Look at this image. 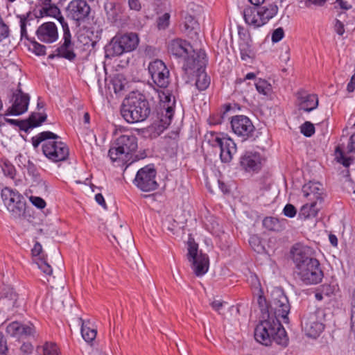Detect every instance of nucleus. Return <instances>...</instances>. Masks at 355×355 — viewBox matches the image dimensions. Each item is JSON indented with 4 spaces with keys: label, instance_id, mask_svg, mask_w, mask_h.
<instances>
[{
    "label": "nucleus",
    "instance_id": "nucleus-1",
    "mask_svg": "<svg viewBox=\"0 0 355 355\" xmlns=\"http://www.w3.org/2000/svg\"><path fill=\"white\" fill-rule=\"evenodd\" d=\"M304 247H293L291 250L295 264V272L305 284H317L324 276L319 261L307 253Z\"/></svg>",
    "mask_w": 355,
    "mask_h": 355
},
{
    "label": "nucleus",
    "instance_id": "nucleus-26",
    "mask_svg": "<svg viewBox=\"0 0 355 355\" xmlns=\"http://www.w3.org/2000/svg\"><path fill=\"white\" fill-rule=\"evenodd\" d=\"M244 20L249 26L257 28L263 26L258 7L248 6L243 11Z\"/></svg>",
    "mask_w": 355,
    "mask_h": 355
},
{
    "label": "nucleus",
    "instance_id": "nucleus-37",
    "mask_svg": "<svg viewBox=\"0 0 355 355\" xmlns=\"http://www.w3.org/2000/svg\"><path fill=\"white\" fill-rule=\"evenodd\" d=\"M255 87L259 94L268 95L272 89L271 85L266 80L259 78L255 82Z\"/></svg>",
    "mask_w": 355,
    "mask_h": 355
},
{
    "label": "nucleus",
    "instance_id": "nucleus-63",
    "mask_svg": "<svg viewBox=\"0 0 355 355\" xmlns=\"http://www.w3.org/2000/svg\"><path fill=\"white\" fill-rule=\"evenodd\" d=\"M355 89V75L351 78L349 83L347 84V90L348 92H353Z\"/></svg>",
    "mask_w": 355,
    "mask_h": 355
},
{
    "label": "nucleus",
    "instance_id": "nucleus-48",
    "mask_svg": "<svg viewBox=\"0 0 355 355\" xmlns=\"http://www.w3.org/2000/svg\"><path fill=\"white\" fill-rule=\"evenodd\" d=\"M283 214L287 217L293 218L297 214V209L294 205L287 204L283 209Z\"/></svg>",
    "mask_w": 355,
    "mask_h": 355
},
{
    "label": "nucleus",
    "instance_id": "nucleus-14",
    "mask_svg": "<svg viewBox=\"0 0 355 355\" xmlns=\"http://www.w3.org/2000/svg\"><path fill=\"white\" fill-rule=\"evenodd\" d=\"M213 146L220 148V157L224 163L230 162L237 150L234 140L223 134H213Z\"/></svg>",
    "mask_w": 355,
    "mask_h": 355
},
{
    "label": "nucleus",
    "instance_id": "nucleus-9",
    "mask_svg": "<svg viewBox=\"0 0 355 355\" xmlns=\"http://www.w3.org/2000/svg\"><path fill=\"white\" fill-rule=\"evenodd\" d=\"M157 171L153 165H146L140 168L134 179L135 185L144 192L156 190L159 184L156 181Z\"/></svg>",
    "mask_w": 355,
    "mask_h": 355
},
{
    "label": "nucleus",
    "instance_id": "nucleus-15",
    "mask_svg": "<svg viewBox=\"0 0 355 355\" xmlns=\"http://www.w3.org/2000/svg\"><path fill=\"white\" fill-rule=\"evenodd\" d=\"M148 71L154 83L160 88H166L170 82L169 70L161 60L151 62Z\"/></svg>",
    "mask_w": 355,
    "mask_h": 355
},
{
    "label": "nucleus",
    "instance_id": "nucleus-18",
    "mask_svg": "<svg viewBox=\"0 0 355 355\" xmlns=\"http://www.w3.org/2000/svg\"><path fill=\"white\" fill-rule=\"evenodd\" d=\"M304 197L309 202H315L321 205L323 202V188L319 182H309L305 184L302 189Z\"/></svg>",
    "mask_w": 355,
    "mask_h": 355
},
{
    "label": "nucleus",
    "instance_id": "nucleus-46",
    "mask_svg": "<svg viewBox=\"0 0 355 355\" xmlns=\"http://www.w3.org/2000/svg\"><path fill=\"white\" fill-rule=\"evenodd\" d=\"M170 15L164 13L162 16L159 17L157 20V26L159 29H165L169 24Z\"/></svg>",
    "mask_w": 355,
    "mask_h": 355
},
{
    "label": "nucleus",
    "instance_id": "nucleus-31",
    "mask_svg": "<svg viewBox=\"0 0 355 355\" xmlns=\"http://www.w3.org/2000/svg\"><path fill=\"white\" fill-rule=\"evenodd\" d=\"M60 138V137L58 135H56L52 132L44 131V132L39 133L36 136L33 137L31 140H32V144H33L34 148L35 149L39 146V145L42 142L44 143L46 141H48L49 139H59Z\"/></svg>",
    "mask_w": 355,
    "mask_h": 355
},
{
    "label": "nucleus",
    "instance_id": "nucleus-25",
    "mask_svg": "<svg viewBox=\"0 0 355 355\" xmlns=\"http://www.w3.org/2000/svg\"><path fill=\"white\" fill-rule=\"evenodd\" d=\"M297 97L300 102V109L305 112H309L318 105V99L315 94H310L304 90H301L297 93Z\"/></svg>",
    "mask_w": 355,
    "mask_h": 355
},
{
    "label": "nucleus",
    "instance_id": "nucleus-38",
    "mask_svg": "<svg viewBox=\"0 0 355 355\" xmlns=\"http://www.w3.org/2000/svg\"><path fill=\"white\" fill-rule=\"evenodd\" d=\"M1 167L3 174L6 176H8L12 179L15 178L16 174L15 168L10 162L7 159L2 160L1 163Z\"/></svg>",
    "mask_w": 355,
    "mask_h": 355
},
{
    "label": "nucleus",
    "instance_id": "nucleus-53",
    "mask_svg": "<svg viewBox=\"0 0 355 355\" xmlns=\"http://www.w3.org/2000/svg\"><path fill=\"white\" fill-rule=\"evenodd\" d=\"M240 53L241 58L243 60H246L248 58L250 57V50L249 49L247 44H243L240 45Z\"/></svg>",
    "mask_w": 355,
    "mask_h": 355
},
{
    "label": "nucleus",
    "instance_id": "nucleus-59",
    "mask_svg": "<svg viewBox=\"0 0 355 355\" xmlns=\"http://www.w3.org/2000/svg\"><path fill=\"white\" fill-rule=\"evenodd\" d=\"M128 4L132 10H140L141 6L139 0H128Z\"/></svg>",
    "mask_w": 355,
    "mask_h": 355
},
{
    "label": "nucleus",
    "instance_id": "nucleus-30",
    "mask_svg": "<svg viewBox=\"0 0 355 355\" xmlns=\"http://www.w3.org/2000/svg\"><path fill=\"white\" fill-rule=\"evenodd\" d=\"M46 118L47 116L45 114L33 112L26 120H24V122L26 123L25 125L26 132H27L29 129L41 125Z\"/></svg>",
    "mask_w": 355,
    "mask_h": 355
},
{
    "label": "nucleus",
    "instance_id": "nucleus-62",
    "mask_svg": "<svg viewBox=\"0 0 355 355\" xmlns=\"http://www.w3.org/2000/svg\"><path fill=\"white\" fill-rule=\"evenodd\" d=\"M327 0H306V4L309 6L314 5L316 6H322L326 3Z\"/></svg>",
    "mask_w": 355,
    "mask_h": 355
},
{
    "label": "nucleus",
    "instance_id": "nucleus-41",
    "mask_svg": "<svg viewBox=\"0 0 355 355\" xmlns=\"http://www.w3.org/2000/svg\"><path fill=\"white\" fill-rule=\"evenodd\" d=\"M336 159L338 162L342 164L344 166L348 167L352 162V159L349 157H347L340 146H337L336 148Z\"/></svg>",
    "mask_w": 355,
    "mask_h": 355
},
{
    "label": "nucleus",
    "instance_id": "nucleus-27",
    "mask_svg": "<svg viewBox=\"0 0 355 355\" xmlns=\"http://www.w3.org/2000/svg\"><path fill=\"white\" fill-rule=\"evenodd\" d=\"M41 7L38 9L40 17L44 16L52 17L58 19L61 16L60 9L55 5L51 3V0H40Z\"/></svg>",
    "mask_w": 355,
    "mask_h": 355
},
{
    "label": "nucleus",
    "instance_id": "nucleus-39",
    "mask_svg": "<svg viewBox=\"0 0 355 355\" xmlns=\"http://www.w3.org/2000/svg\"><path fill=\"white\" fill-rule=\"evenodd\" d=\"M46 256L42 255L40 259L36 261L37 267L46 275H51L52 274L53 270L51 266L46 261Z\"/></svg>",
    "mask_w": 355,
    "mask_h": 355
},
{
    "label": "nucleus",
    "instance_id": "nucleus-5",
    "mask_svg": "<svg viewBox=\"0 0 355 355\" xmlns=\"http://www.w3.org/2000/svg\"><path fill=\"white\" fill-rule=\"evenodd\" d=\"M139 38L136 33L117 34L105 47L106 57L120 56L125 53L131 52L137 49Z\"/></svg>",
    "mask_w": 355,
    "mask_h": 355
},
{
    "label": "nucleus",
    "instance_id": "nucleus-58",
    "mask_svg": "<svg viewBox=\"0 0 355 355\" xmlns=\"http://www.w3.org/2000/svg\"><path fill=\"white\" fill-rule=\"evenodd\" d=\"M335 31L339 35H343L345 33L344 24L338 19H336L335 24Z\"/></svg>",
    "mask_w": 355,
    "mask_h": 355
},
{
    "label": "nucleus",
    "instance_id": "nucleus-28",
    "mask_svg": "<svg viewBox=\"0 0 355 355\" xmlns=\"http://www.w3.org/2000/svg\"><path fill=\"white\" fill-rule=\"evenodd\" d=\"M258 9L263 26L267 24L270 19L273 18L278 12V7L275 3H268L262 6H260L258 7Z\"/></svg>",
    "mask_w": 355,
    "mask_h": 355
},
{
    "label": "nucleus",
    "instance_id": "nucleus-20",
    "mask_svg": "<svg viewBox=\"0 0 355 355\" xmlns=\"http://www.w3.org/2000/svg\"><path fill=\"white\" fill-rule=\"evenodd\" d=\"M74 49L75 44L71 40V36L62 37L60 45L55 50V52H57L58 58L73 62L77 57Z\"/></svg>",
    "mask_w": 355,
    "mask_h": 355
},
{
    "label": "nucleus",
    "instance_id": "nucleus-24",
    "mask_svg": "<svg viewBox=\"0 0 355 355\" xmlns=\"http://www.w3.org/2000/svg\"><path fill=\"white\" fill-rule=\"evenodd\" d=\"M18 307V295L13 290H9L5 295L0 297V310L3 312L15 313Z\"/></svg>",
    "mask_w": 355,
    "mask_h": 355
},
{
    "label": "nucleus",
    "instance_id": "nucleus-22",
    "mask_svg": "<svg viewBox=\"0 0 355 355\" xmlns=\"http://www.w3.org/2000/svg\"><path fill=\"white\" fill-rule=\"evenodd\" d=\"M261 156L258 153L246 152L240 158V166L247 172H256L261 169Z\"/></svg>",
    "mask_w": 355,
    "mask_h": 355
},
{
    "label": "nucleus",
    "instance_id": "nucleus-45",
    "mask_svg": "<svg viewBox=\"0 0 355 355\" xmlns=\"http://www.w3.org/2000/svg\"><path fill=\"white\" fill-rule=\"evenodd\" d=\"M44 355H58V347L55 344L46 343L43 349Z\"/></svg>",
    "mask_w": 355,
    "mask_h": 355
},
{
    "label": "nucleus",
    "instance_id": "nucleus-51",
    "mask_svg": "<svg viewBox=\"0 0 355 355\" xmlns=\"http://www.w3.org/2000/svg\"><path fill=\"white\" fill-rule=\"evenodd\" d=\"M284 36V29L281 27L275 29L272 34V42H279Z\"/></svg>",
    "mask_w": 355,
    "mask_h": 355
},
{
    "label": "nucleus",
    "instance_id": "nucleus-29",
    "mask_svg": "<svg viewBox=\"0 0 355 355\" xmlns=\"http://www.w3.org/2000/svg\"><path fill=\"white\" fill-rule=\"evenodd\" d=\"M321 209V205L316 204L315 202L307 201L300 209L299 216L300 218L307 219L314 218L318 215Z\"/></svg>",
    "mask_w": 355,
    "mask_h": 355
},
{
    "label": "nucleus",
    "instance_id": "nucleus-54",
    "mask_svg": "<svg viewBox=\"0 0 355 355\" xmlns=\"http://www.w3.org/2000/svg\"><path fill=\"white\" fill-rule=\"evenodd\" d=\"M32 254L33 257H38V259H40L42 255H45L42 250V246L40 243L36 242L34 245L32 249Z\"/></svg>",
    "mask_w": 355,
    "mask_h": 355
},
{
    "label": "nucleus",
    "instance_id": "nucleus-34",
    "mask_svg": "<svg viewBox=\"0 0 355 355\" xmlns=\"http://www.w3.org/2000/svg\"><path fill=\"white\" fill-rule=\"evenodd\" d=\"M22 325L17 321L10 323L6 327V332L12 337H22Z\"/></svg>",
    "mask_w": 355,
    "mask_h": 355
},
{
    "label": "nucleus",
    "instance_id": "nucleus-11",
    "mask_svg": "<svg viewBox=\"0 0 355 355\" xmlns=\"http://www.w3.org/2000/svg\"><path fill=\"white\" fill-rule=\"evenodd\" d=\"M43 154L51 162L66 161L69 156L68 146L58 139H49L42 144Z\"/></svg>",
    "mask_w": 355,
    "mask_h": 355
},
{
    "label": "nucleus",
    "instance_id": "nucleus-3",
    "mask_svg": "<svg viewBox=\"0 0 355 355\" xmlns=\"http://www.w3.org/2000/svg\"><path fill=\"white\" fill-rule=\"evenodd\" d=\"M255 340L266 346L272 341L283 347L288 344V337L281 322L273 317L263 318L255 327Z\"/></svg>",
    "mask_w": 355,
    "mask_h": 355
},
{
    "label": "nucleus",
    "instance_id": "nucleus-50",
    "mask_svg": "<svg viewBox=\"0 0 355 355\" xmlns=\"http://www.w3.org/2000/svg\"><path fill=\"white\" fill-rule=\"evenodd\" d=\"M320 291L323 293L324 295L330 297L331 295L334 294L335 291V287L334 286H331L330 284H322L320 288Z\"/></svg>",
    "mask_w": 355,
    "mask_h": 355
},
{
    "label": "nucleus",
    "instance_id": "nucleus-56",
    "mask_svg": "<svg viewBox=\"0 0 355 355\" xmlns=\"http://www.w3.org/2000/svg\"><path fill=\"white\" fill-rule=\"evenodd\" d=\"M22 336H28L33 335L35 333V329L34 327L32 324L27 325V324H23L22 325Z\"/></svg>",
    "mask_w": 355,
    "mask_h": 355
},
{
    "label": "nucleus",
    "instance_id": "nucleus-13",
    "mask_svg": "<svg viewBox=\"0 0 355 355\" xmlns=\"http://www.w3.org/2000/svg\"><path fill=\"white\" fill-rule=\"evenodd\" d=\"M67 17L73 20L77 27L89 19L91 8L85 0H72L67 6Z\"/></svg>",
    "mask_w": 355,
    "mask_h": 355
},
{
    "label": "nucleus",
    "instance_id": "nucleus-42",
    "mask_svg": "<svg viewBox=\"0 0 355 355\" xmlns=\"http://www.w3.org/2000/svg\"><path fill=\"white\" fill-rule=\"evenodd\" d=\"M164 227L172 234H175L178 230V223L174 219L169 218L164 223Z\"/></svg>",
    "mask_w": 355,
    "mask_h": 355
},
{
    "label": "nucleus",
    "instance_id": "nucleus-47",
    "mask_svg": "<svg viewBox=\"0 0 355 355\" xmlns=\"http://www.w3.org/2000/svg\"><path fill=\"white\" fill-rule=\"evenodd\" d=\"M57 19L60 22V24H61V26L62 28V31H63V36L62 37L71 36L69 25H68L67 22L66 21L64 17L62 15H61V16L58 17Z\"/></svg>",
    "mask_w": 355,
    "mask_h": 355
},
{
    "label": "nucleus",
    "instance_id": "nucleus-60",
    "mask_svg": "<svg viewBox=\"0 0 355 355\" xmlns=\"http://www.w3.org/2000/svg\"><path fill=\"white\" fill-rule=\"evenodd\" d=\"M347 150L350 153H355V132L349 138Z\"/></svg>",
    "mask_w": 355,
    "mask_h": 355
},
{
    "label": "nucleus",
    "instance_id": "nucleus-36",
    "mask_svg": "<svg viewBox=\"0 0 355 355\" xmlns=\"http://www.w3.org/2000/svg\"><path fill=\"white\" fill-rule=\"evenodd\" d=\"M257 303L262 313V318H265L271 317V312H270V303L268 304L266 299L262 295H259L258 296ZM272 317L273 316L272 315Z\"/></svg>",
    "mask_w": 355,
    "mask_h": 355
},
{
    "label": "nucleus",
    "instance_id": "nucleus-8",
    "mask_svg": "<svg viewBox=\"0 0 355 355\" xmlns=\"http://www.w3.org/2000/svg\"><path fill=\"white\" fill-rule=\"evenodd\" d=\"M198 245L193 239L188 241L187 259L191 263V267L197 276L205 275L209 269V257L206 254L198 252Z\"/></svg>",
    "mask_w": 355,
    "mask_h": 355
},
{
    "label": "nucleus",
    "instance_id": "nucleus-64",
    "mask_svg": "<svg viewBox=\"0 0 355 355\" xmlns=\"http://www.w3.org/2000/svg\"><path fill=\"white\" fill-rule=\"evenodd\" d=\"M21 350L24 352L29 353L33 349V346L31 343H23V345L21 346Z\"/></svg>",
    "mask_w": 355,
    "mask_h": 355
},
{
    "label": "nucleus",
    "instance_id": "nucleus-2",
    "mask_svg": "<svg viewBox=\"0 0 355 355\" xmlns=\"http://www.w3.org/2000/svg\"><path fill=\"white\" fill-rule=\"evenodd\" d=\"M115 137L108 151V155L113 162L130 160L132 155L138 148L137 138L130 130L123 126H116L113 132Z\"/></svg>",
    "mask_w": 355,
    "mask_h": 355
},
{
    "label": "nucleus",
    "instance_id": "nucleus-40",
    "mask_svg": "<svg viewBox=\"0 0 355 355\" xmlns=\"http://www.w3.org/2000/svg\"><path fill=\"white\" fill-rule=\"evenodd\" d=\"M249 244L255 252L260 253L264 248L261 244L260 238L256 235H252L249 239Z\"/></svg>",
    "mask_w": 355,
    "mask_h": 355
},
{
    "label": "nucleus",
    "instance_id": "nucleus-49",
    "mask_svg": "<svg viewBox=\"0 0 355 355\" xmlns=\"http://www.w3.org/2000/svg\"><path fill=\"white\" fill-rule=\"evenodd\" d=\"M30 201L32 204L39 209H43L46 206V202L44 199L37 196H31Z\"/></svg>",
    "mask_w": 355,
    "mask_h": 355
},
{
    "label": "nucleus",
    "instance_id": "nucleus-32",
    "mask_svg": "<svg viewBox=\"0 0 355 355\" xmlns=\"http://www.w3.org/2000/svg\"><path fill=\"white\" fill-rule=\"evenodd\" d=\"M80 324H81V334L83 338L87 343L92 342L96 336L97 331L95 329H92L85 324L82 318H79Z\"/></svg>",
    "mask_w": 355,
    "mask_h": 355
},
{
    "label": "nucleus",
    "instance_id": "nucleus-7",
    "mask_svg": "<svg viewBox=\"0 0 355 355\" xmlns=\"http://www.w3.org/2000/svg\"><path fill=\"white\" fill-rule=\"evenodd\" d=\"M230 125L232 132L240 137L242 141L255 140L256 128L248 116L245 115L232 116Z\"/></svg>",
    "mask_w": 355,
    "mask_h": 355
},
{
    "label": "nucleus",
    "instance_id": "nucleus-35",
    "mask_svg": "<svg viewBox=\"0 0 355 355\" xmlns=\"http://www.w3.org/2000/svg\"><path fill=\"white\" fill-rule=\"evenodd\" d=\"M184 28L187 33H191L193 31L198 29V23L196 19L191 15L186 14L184 17Z\"/></svg>",
    "mask_w": 355,
    "mask_h": 355
},
{
    "label": "nucleus",
    "instance_id": "nucleus-16",
    "mask_svg": "<svg viewBox=\"0 0 355 355\" xmlns=\"http://www.w3.org/2000/svg\"><path fill=\"white\" fill-rule=\"evenodd\" d=\"M302 328L310 338H317L323 331L324 325L319 320L317 313H311L302 320Z\"/></svg>",
    "mask_w": 355,
    "mask_h": 355
},
{
    "label": "nucleus",
    "instance_id": "nucleus-44",
    "mask_svg": "<svg viewBox=\"0 0 355 355\" xmlns=\"http://www.w3.org/2000/svg\"><path fill=\"white\" fill-rule=\"evenodd\" d=\"M30 15V13L27 14V15H21L20 16V28H21V37L25 38L26 40H28L27 31H26V26L28 23V17Z\"/></svg>",
    "mask_w": 355,
    "mask_h": 355
},
{
    "label": "nucleus",
    "instance_id": "nucleus-61",
    "mask_svg": "<svg viewBox=\"0 0 355 355\" xmlns=\"http://www.w3.org/2000/svg\"><path fill=\"white\" fill-rule=\"evenodd\" d=\"M95 200L98 204L101 205L104 209L107 208V205L105 203V199L101 193H97L95 196Z\"/></svg>",
    "mask_w": 355,
    "mask_h": 355
},
{
    "label": "nucleus",
    "instance_id": "nucleus-43",
    "mask_svg": "<svg viewBox=\"0 0 355 355\" xmlns=\"http://www.w3.org/2000/svg\"><path fill=\"white\" fill-rule=\"evenodd\" d=\"M300 131L305 137H310L315 132V127L311 122L306 121L300 126Z\"/></svg>",
    "mask_w": 355,
    "mask_h": 355
},
{
    "label": "nucleus",
    "instance_id": "nucleus-23",
    "mask_svg": "<svg viewBox=\"0 0 355 355\" xmlns=\"http://www.w3.org/2000/svg\"><path fill=\"white\" fill-rule=\"evenodd\" d=\"M191 48V46L186 40L175 39L169 43L168 51L175 58H184L185 62L188 58H192V55L189 56V49Z\"/></svg>",
    "mask_w": 355,
    "mask_h": 355
},
{
    "label": "nucleus",
    "instance_id": "nucleus-6",
    "mask_svg": "<svg viewBox=\"0 0 355 355\" xmlns=\"http://www.w3.org/2000/svg\"><path fill=\"white\" fill-rule=\"evenodd\" d=\"M206 62V54L204 51H193L192 58H188L183 65V68L186 71L188 69L198 71L196 85L200 91L205 90L210 85V78L204 69L202 70L205 67Z\"/></svg>",
    "mask_w": 355,
    "mask_h": 355
},
{
    "label": "nucleus",
    "instance_id": "nucleus-19",
    "mask_svg": "<svg viewBox=\"0 0 355 355\" xmlns=\"http://www.w3.org/2000/svg\"><path fill=\"white\" fill-rule=\"evenodd\" d=\"M13 103L10 108V114L12 115H20L26 112L28 110L30 96L25 94L21 89H17L13 94Z\"/></svg>",
    "mask_w": 355,
    "mask_h": 355
},
{
    "label": "nucleus",
    "instance_id": "nucleus-17",
    "mask_svg": "<svg viewBox=\"0 0 355 355\" xmlns=\"http://www.w3.org/2000/svg\"><path fill=\"white\" fill-rule=\"evenodd\" d=\"M159 98L162 104V108L165 110V115L161 118L160 121L163 126H168L173 117L175 98L168 89L161 91L159 93Z\"/></svg>",
    "mask_w": 355,
    "mask_h": 355
},
{
    "label": "nucleus",
    "instance_id": "nucleus-21",
    "mask_svg": "<svg viewBox=\"0 0 355 355\" xmlns=\"http://www.w3.org/2000/svg\"><path fill=\"white\" fill-rule=\"evenodd\" d=\"M36 35L41 42L45 43H53L58 37L57 27L53 22H46L40 25L36 31Z\"/></svg>",
    "mask_w": 355,
    "mask_h": 355
},
{
    "label": "nucleus",
    "instance_id": "nucleus-55",
    "mask_svg": "<svg viewBox=\"0 0 355 355\" xmlns=\"http://www.w3.org/2000/svg\"><path fill=\"white\" fill-rule=\"evenodd\" d=\"M33 51L37 55H44L46 54V46L35 42L33 43Z\"/></svg>",
    "mask_w": 355,
    "mask_h": 355
},
{
    "label": "nucleus",
    "instance_id": "nucleus-4",
    "mask_svg": "<svg viewBox=\"0 0 355 355\" xmlns=\"http://www.w3.org/2000/svg\"><path fill=\"white\" fill-rule=\"evenodd\" d=\"M150 113V103L141 93H130L123 99L121 106V114L129 123L144 121Z\"/></svg>",
    "mask_w": 355,
    "mask_h": 355
},
{
    "label": "nucleus",
    "instance_id": "nucleus-52",
    "mask_svg": "<svg viewBox=\"0 0 355 355\" xmlns=\"http://www.w3.org/2000/svg\"><path fill=\"white\" fill-rule=\"evenodd\" d=\"M6 121L10 125L19 127L21 130L26 132L25 125L26 123L24 122V120L6 119Z\"/></svg>",
    "mask_w": 355,
    "mask_h": 355
},
{
    "label": "nucleus",
    "instance_id": "nucleus-57",
    "mask_svg": "<svg viewBox=\"0 0 355 355\" xmlns=\"http://www.w3.org/2000/svg\"><path fill=\"white\" fill-rule=\"evenodd\" d=\"M8 350L7 341L3 336L0 340V354L7 355Z\"/></svg>",
    "mask_w": 355,
    "mask_h": 355
},
{
    "label": "nucleus",
    "instance_id": "nucleus-33",
    "mask_svg": "<svg viewBox=\"0 0 355 355\" xmlns=\"http://www.w3.org/2000/svg\"><path fill=\"white\" fill-rule=\"evenodd\" d=\"M263 225L270 231L279 232L282 229L280 220L275 217H266L263 220Z\"/></svg>",
    "mask_w": 355,
    "mask_h": 355
},
{
    "label": "nucleus",
    "instance_id": "nucleus-12",
    "mask_svg": "<svg viewBox=\"0 0 355 355\" xmlns=\"http://www.w3.org/2000/svg\"><path fill=\"white\" fill-rule=\"evenodd\" d=\"M1 195L4 205L14 217H19L24 213L25 202L18 191L5 187L1 190Z\"/></svg>",
    "mask_w": 355,
    "mask_h": 355
},
{
    "label": "nucleus",
    "instance_id": "nucleus-10",
    "mask_svg": "<svg viewBox=\"0 0 355 355\" xmlns=\"http://www.w3.org/2000/svg\"><path fill=\"white\" fill-rule=\"evenodd\" d=\"M270 315L279 320L282 318L284 322H288V315L291 306L288 299L282 290H277L272 293V300L270 302Z\"/></svg>",
    "mask_w": 355,
    "mask_h": 355
}]
</instances>
